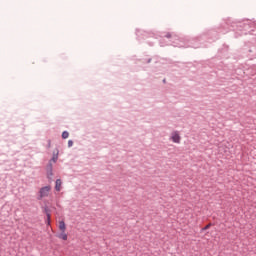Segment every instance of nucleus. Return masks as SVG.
<instances>
[{
	"label": "nucleus",
	"mask_w": 256,
	"mask_h": 256,
	"mask_svg": "<svg viewBox=\"0 0 256 256\" xmlns=\"http://www.w3.org/2000/svg\"><path fill=\"white\" fill-rule=\"evenodd\" d=\"M57 159H58L57 156H53V158H52L53 163H57Z\"/></svg>",
	"instance_id": "10"
},
{
	"label": "nucleus",
	"mask_w": 256,
	"mask_h": 256,
	"mask_svg": "<svg viewBox=\"0 0 256 256\" xmlns=\"http://www.w3.org/2000/svg\"><path fill=\"white\" fill-rule=\"evenodd\" d=\"M68 138H69V132L64 131V132L62 133V139H68Z\"/></svg>",
	"instance_id": "6"
},
{
	"label": "nucleus",
	"mask_w": 256,
	"mask_h": 256,
	"mask_svg": "<svg viewBox=\"0 0 256 256\" xmlns=\"http://www.w3.org/2000/svg\"><path fill=\"white\" fill-rule=\"evenodd\" d=\"M68 147H73V140L68 141Z\"/></svg>",
	"instance_id": "9"
},
{
	"label": "nucleus",
	"mask_w": 256,
	"mask_h": 256,
	"mask_svg": "<svg viewBox=\"0 0 256 256\" xmlns=\"http://www.w3.org/2000/svg\"><path fill=\"white\" fill-rule=\"evenodd\" d=\"M58 229L60 233L56 235L58 239H62V241H67L69 239V236L67 235V225L65 224V221H59L58 222Z\"/></svg>",
	"instance_id": "1"
},
{
	"label": "nucleus",
	"mask_w": 256,
	"mask_h": 256,
	"mask_svg": "<svg viewBox=\"0 0 256 256\" xmlns=\"http://www.w3.org/2000/svg\"><path fill=\"white\" fill-rule=\"evenodd\" d=\"M47 175H48V179H51L53 177V164H51V162L47 167Z\"/></svg>",
	"instance_id": "4"
},
{
	"label": "nucleus",
	"mask_w": 256,
	"mask_h": 256,
	"mask_svg": "<svg viewBox=\"0 0 256 256\" xmlns=\"http://www.w3.org/2000/svg\"><path fill=\"white\" fill-rule=\"evenodd\" d=\"M171 140L173 141V143H181V136L179 135V132H173L171 134Z\"/></svg>",
	"instance_id": "3"
},
{
	"label": "nucleus",
	"mask_w": 256,
	"mask_h": 256,
	"mask_svg": "<svg viewBox=\"0 0 256 256\" xmlns=\"http://www.w3.org/2000/svg\"><path fill=\"white\" fill-rule=\"evenodd\" d=\"M49 193H51V186L42 187L39 191L40 199H43V197H49Z\"/></svg>",
	"instance_id": "2"
},
{
	"label": "nucleus",
	"mask_w": 256,
	"mask_h": 256,
	"mask_svg": "<svg viewBox=\"0 0 256 256\" xmlns=\"http://www.w3.org/2000/svg\"><path fill=\"white\" fill-rule=\"evenodd\" d=\"M211 223L207 224L204 228H202V231H207V229L211 228Z\"/></svg>",
	"instance_id": "7"
},
{
	"label": "nucleus",
	"mask_w": 256,
	"mask_h": 256,
	"mask_svg": "<svg viewBox=\"0 0 256 256\" xmlns=\"http://www.w3.org/2000/svg\"><path fill=\"white\" fill-rule=\"evenodd\" d=\"M47 221H48V225L51 224V214H47Z\"/></svg>",
	"instance_id": "8"
},
{
	"label": "nucleus",
	"mask_w": 256,
	"mask_h": 256,
	"mask_svg": "<svg viewBox=\"0 0 256 256\" xmlns=\"http://www.w3.org/2000/svg\"><path fill=\"white\" fill-rule=\"evenodd\" d=\"M61 185H62L61 179H57L55 184V190L61 191Z\"/></svg>",
	"instance_id": "5"
}]
</instances>
